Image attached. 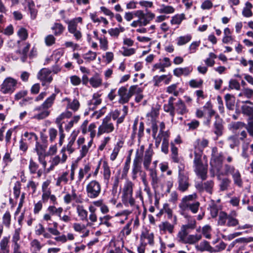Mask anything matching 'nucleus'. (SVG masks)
I'll use <instances>...</instances> for the list:
<instances>
[{"label":"nucleus","mask_w":253,"mask_h":253,"mask_svg":"<svg viewBox=\"0 0 253 253\" xmlns=\"http://www.w3.org/2000/svg\"><path fill=\"white\" fill-rule=\"evenodd\" d=\"M175 98L173 97H170L169 98L168 103L164 105L163 108L165 112L169 113L172 119L174 117V101Z\"/></svg>","instance_id":"14"},{"label":"nucleus","mask_w":253,"mask_h":253,"mask_svg":"<svg viewBox=\"0 0 253 253\" xmlns=\"http://www.w3.org/2000/svg\"><path fill=\"white\" fill-rule=\"evenodd\" d=\"M11 215L9 211H6L2 217V223L8 227L10 224Z\"/></svg>","instance_id":"63"},{"label":"nucleus","mask_w":253,"mask_h":253,"mask_svg":"<svg viewBox=\"0 0 253 253\" xmlns=\"http://www.w3.org/2000/svg\"><path fill=\"white\" fill-rule=\"evenodd\" d=\"M227 141L231 149H234L235 147L239 146L240 144L239 139L235 135H231L228 137Z\"/></svg>","instance_id":"45"},{"label":"nucleus","mask_w":253,"mask_h":253,"mask_svg":"<svg viewBox=\"0 0 253 253\" xmlns=\"http://www.w3.org/2000/svg\"><path fill=\"white\" fill-rule=\"evenodd\" d=\"M188 232L184 227L181 226L180 231L178 232L177 238L179 242L185 244L186 238L188 236Z\"/></svg>","instance_id":"33"},{"label":"nucleus","mask_w":253,"mask_h":253,"mask_svg":"<svg viewBox=\"0 0 253 253\" xmlns=\"http://www.w3.org/2000/svg\"><path fill=\"white\" fill-rule=\"evenodd\" d=\"M231 181L228 178H223L220 179L219 185L220 191H224L227 190L229 187Z\"/></svg>","instance_id":"48"},{"label":"nucleus","mask_w":253,"mask_h":253,"mask_svg":"<svg viewBox=\"0 0 253 253\" xmlns=\"http://www.w3.org/2000/svg\"><path fill=\"white\" fill-rule=\"evenodd\" d=\"M174 115L177 113L178 115H184L188 112V109L184 102L179 99L176 102L174 103Z\"/></svg>","instance_id":"12"},{"label":"nucleus","mask_w":253,"mask_h":253,"mask_svg":"<svg viewBox=\"0 0 253 253\" xmlns=\"http://www.w3.org/2000/svg\"><path fill=\"white\" fill-rule=\"evenodd\" d=\"M39 169V165L31 159L29 162V169L31 174H35Z\"/></svg>","instance_id":"57"},{"label":"nucleus","mask_w":253,"mask_h":253,"mask_svg":"<svg viewBox=\"0 0 253 253\" xmlns=\"http://www.w3.org/2000/svg\"><path fill=\"white\" fill-rule=\"evenodd\" d=\"M140 239L142 242L144 241V240H147V243L151 246L154 245V234L153 233H149L148 232L143 233L141 235Z\"/></svg>","instance_id":"44"},{"label":"nucleus","mask_w":253,"mask_h":253,"mask_svg":"<svg viewBox=\"0 0 253 253\" xmlns=\"http://www.w3.org/2000/svg\"><path fill=\"white\" fill-rule=\"evenodd\" d=\"M102 167L103 169L104 178L106 182L108 183L111 176V170L107 162H103Z\"/></svg>","instance_id":"41"},{"label":"nucleus","mask_w":253,"mask_h":253,"mask_svg":"<svg viewBox=\"0 0 253 253\" xmlns=\"http://www.w3.org/2000/svg\"><path fill=\"white\" fill-rule=\"evenodd\" d=\"M132 222V219H131L128 223L123 227V229L121 231V234L123 237H125L129 235L131 232V228L130 227Z\"/></svg>","instance_id":"51"},{"label":"nucleus","mask_w":253,"mask_h":253,"mask_svg":"<svg viewBox=\"0 0 253 253\" xmlns=\"http://www.w3.org/2000/svg\"><path fill=\"white\" fill-rule=\"evenodd\" d=\"M77 211L78 216L82 220H86L87 218V211L84 208L83 206L78 205L77 207Z\"/></svg>","instance_id":"47"},{"label":"nucleus","mask_w":253,"mask_h":253,"mask_svg":"<svg viewBox=\"0 0 253 253\" xmlns=\"http://www.w3.org/2000/svg\"><path fill=\"white\" fill-rule=\"evenodd\" d=\"M101 103L100 95L98 93H94L92 99L88 102V106L89 110H93L96 107Z\"/></svg>","instance_id":"22"},{"label":"nucleus","mask_w":253,"mask_h":253,"mask_svg":"<svg viewBox=\"0 0 253 253\" xmlns=\"http://www.w3.org/2000/svg\"><path fill=\"white\" fill-rule=\"evenodd\" d=\"M10 236L3 237L0 241V253H9V245Z\"/></svg>","instance_id":"20"},{"label":"nucleus","mask_w":253,"mask_h":253,"mask_svg":"<svg viewBox=\"0 0 253 253\" xmlns=\"http://www.w3.org/2000/svg\"><path fill=\"white\" fill-rule=\"evenodd\" d=\"M224 98L227 109L229 110H233L235 102L234 95L227 93L225 95Z\"/></svg>","instance_id":"26"},{"label":"nucleus","mask_w":253,"mask_h":253,"mask_svg":"<svg viewBox=\"0 0 253 253\" xmlns=\"http://www.w3.org/2000/svg\"><path fill=\"white\" fill-rule=\"evenodd\" d=\"M85 191L88 198L91 199H96L101 194V184L98 181L92 180L86 185Z\"/></svg>","instance_id":"6"},{"label":"nucleus","mask_w":253,"mask_h":253,"mask_svg":"<svg viewBox=\"0 0 253 253\" xmlns=\"http://www.w3.org/2000/svg\"><path fill=\"white\" fill-rule=\"evenodd\" d=\"M187 126H188V130H193L197 128L200 126V122L198 120L194 119L190 122L187 124Z\"/></svg>","instance_id":"62"},{"label":"nucleus","mask_w":253,"mask_h":253,"mask_svg":"<svg viewBox=\"0 0 253 253\" xmlns=\"http://www.w3.org/2000/svg\"><path fill=\"white\" fill-rule=\"evenodd\" d=\"M202 235L195 234V235H188L185 244H194L198 242L202 239Z\"/></svg>","instance_id":"46"},{"label":"nucleus","mask_w":253,"mask_h":253,"mask_svg":"<svg viewBox=\"0 0 253 253\" xmlns=\"http://www.w3.org/2000/svg\"><path fill=\"white\" fill-rule=\"evenodd\" d=\"M169 136H167V137L164 136L162 144L161 150L166 154H168L169 152Z\"/></svg>","instance_id":"56"},{"label":"nucleus","mask_w":253,"mask_h":253,"mask_svg":"<svg viewBox=\"0 0 253 253\" xmlns=\"http://www.w3.org/2000/svg\"><path fill=\"white\" fill-rule=\"evenodd\" d=\"M159 228L161 232L163 233H166L168 231L169 233L172 234L173 232L174 225L166 221L159 225Z\"/></svg>","instance_id":"29"},{"label":"nucleus","mask_w":253,"mask_h":253,"mask_svg":"<svg viewBox=\"0 0 253 253\" xmlns=\"http://www.w3.org/2000/svg\"><path fill=\"white\" fill-rule=\"evenodd\" d=\"M29 10L30 11L31 17L32 19H35L37 15V10L35 7V4L33 1L29 0L28 1Z\"/></svg>","instance_id":"50"},{"label":"nucleus","mask_w":253,"mask_h":253,"mask_svg":"<svg viewBox=\"0 0 253 253\" xmlns=\"http://www.w3.org/2000/svg\"><path fill=\"white\" fill-rule=\"evenodd\" d=\"M63 211V209L62 207L56 208L55 205L49 206L47 209V212L52 215H57L58 217H60V214Z\"/></svg>","instance_id":"37"},{"label":"nucleus","mask_w":253,"mask_h":253,"mask_svg":"<svg viewBox=\"0 0 253 253\" xmlns=\"http://www.w3.org/2000/svg\"><path fill=\"white\" fill-rule=\"evenodd\" d=\"M242 113L249 117L248 120H253V107L243 105L241 107Z\"/></svg>","instance_id":"35"},{"label":"nucleus","mask_w":253,"mask_h":253,"mask_svg":"<svg viewBox=\"0 0 253 253\" xmlns=\"http://www.w3.org/2000/svg\"><path fill=\"white\" fill-rule=\"evenodd\" d=\"M55 36L61 35L65 30V27L60 23L55 22L51 28Z\"/></svg>","instance_id":"27"},{"label":"nucleus","mask_w":253,"mask_h":253,"mask_svg":"<svg viewBox=\"0 0 253 253\" xmlns=\"http://www.w3.org/2000/svg\"><path fill=\"white\" fill-rule=\"evenodd\" d=\"M231 175L234 184L239 187H242L243 186V182L239 170H237L235 171Z\"/></svg>","instance_id":"31"},{"label":"nucleus","mask_w":253,"mask_h":253,"mask_svg":"<svg viewBox=\"0 0 253 253\" xmlns=\"http://www.w3.org/2000/svg\"><path fill=\"white\" fill-rule=\"evenodd\" d=\"M211 227L209 225H205L202 229V234L207 239H210L211 238Z\"/></svg>","instance_id":"58"},{"label":"nucleus","mask_w":253,"mask_h":253,"mask_svg":"<svg viewBox=\"0 0 253 253\" xmlns=\"http://www.w3.org/2000/svg\"><path fill=\"white\" fill-rule=\"evenodd\" d=\"M209 143V140L206 138L198 139L195 142V150L203 152L204 149L208 146Z\"/></svg>","instance_id":"25"},{"label":"nucleus","mask_w":253,"mask_h":253,"mask_svg":"<svg viewBox=\"0 0 253 253\" xmlns=\"http://www.w3.org/2000/svg\"><path fill=\"white\" fill-rule=\"evenodd\" d=\"M196 221L195 219L188 217V223L187 224L183 225L182 226L184 227L186 230L194 229L196 228Z\"/></svg>","instance_id":"52"},{"label":"nucleus","mask_w":253,"mask_h":253,"mask_svg":"<svg viewBox=\"0 0 253 253\" xmlns=\"http://www.w3.org/2000/svg\"><path fill=\"white\" fill-rule=\"evenodd\" d=\"M123 142L122 141H119L115 145L113 152L110 157V159L112 161L115 160L120 151L121 148L123 147Z\"/></svg>","instance_id":"34"},{"label":"nucleus","mask_w":253,"mask_h":253,"mask_svg":"<svg viewBox=\"0 0 253 253\" xmlns=\"http://www.w3.org/2000/svg\"><path fill=\"white\" fill-rule=\"evenodd\" d=\"M133 184L130 181H126L122 191V200L124 204L126 206L129 205L133 206L135 204V200L132 197Z\"/></svg>","instance_id":"4"},{"label":"nucleus","mask_w":253,"mask_h":253,"mask_svg":"<svg viewBox=\"0 0 253 253\" xmlns=\"http://www.w3.org/2000/svg\"><path fill=\"white\" fill-rule=\"evenodd\" d=\"M102 81L101 78L97 74L91 77L89 80L90 85L94 88L100 86L102 84Z\"/></svg>","instance_id":"40"},{"label":"nucleus","mask_w":253,"mask_h":253,"mask_svg":"<svg viewBox=\"0 0 253 253\" xmlns=\"http://www.w3.org/2000/svg\"><path fill=\"white\" fill-rule=\"evenodd\" d=\"M31 246V250L32 251L33 253H38L39 252L43 245H41L40 241L37 239H34L30 243Z\"/></svg>","instance_id":"42"},{"label":"nucleus","mask_w":253,"mask_h":253,"mask_svg":"<svg viewBox=\"0 0 253 253\" xmlns=\"http://www.w3.org/2000/svg\"><path fill=\"white\" fill-rule=\"evenodd\" d=\"M192 36L190 35H187L184 36H180L177 38V44L179 46L183 45L191 41Z\"/></svg>","instance_id":"49"},{"label":"nucleus","mask_w":253,"mask_h":253,"mask_svg":"<svg viewBox=\"0 0 253 253\" xmlns=\"http://www.w3.org/2000/svg\"><path fill=\"white\" fill-rule=\"evenodd\" d=\"M138 151L136 152L135 157L133 162L132 169V178L134 180L137 177V174L141 171V160L140 156H138Z\"/></svg>","instance_id":"11"},{"label":"nucleus","mask_w":253,"mask_h":253,"mask_svg":"<svg viewBox=\"0 0 253 253\" xmlns=\"http://www.w3.org/2000/svg\"><path fill=\"white\" fill-rule=\"evenodd\" d=\"M184 14H177L172 17L170 22L172 24L179 25L184 19Z\"/></svg>","instance_id":"54"},{"label":"nucleus","mask_w":253,"mask_h":253,"mask_svg":"<svg viewBox=\"0 0 253 253\" xmlns=\"http://www.w3.org/2000/svg\"><path fill=\"white\" fill-rule=\"evenodd\" d=\"M226 247V244L223 241H221L219 244L216 245L214 247H212V253L221 252L224 250Z\"/></svg>","instance_id":"61"},{"label":"nucleus","mask_w":253,"mask_h":253,"mask_svg":"<svg viewBox=\"0 0 253 253\" xmlns=\"http://www.w3.org/2000/svg\"><path fill=\"white\" fill-rule=\"evenodd\" d=\"M214 133L217 137L222 135L223 126L222 125V121L218 115L215 116V121L213 124Z\"/></svg>","instance_id":"16"},{"label":"nucleus","mask_w":253,"mask_h":253,"mask_svg":"<svg viewBox=\"0 0 253 253\" xmlns=\"http://www.w3.org/2000/svg\"><path fill=\"white\" fill-rule=\"evenodd\" d=\"M192 67H186L184 68H177L173 70V75L177 77L182 75L184 76H188L192 71Z\"/></svg>","instance_id":"18"},{"label":"nucleus","mask_w":253,"mask_h":253,"mask_svg":"<svg viewBox=\"0 0 253 253\" xmlns=\"http://www.w3.org/2000/svg\"><path fill=\"white\" fill-rule=\"evenodd\" d=\"M195 170L197 172V174L201 176L203 180H205L206 178L207 170L203 167V166H202L201 167H200L199 168H196Z\"/></svg>","instance_id":"64"},{"label":"nucleus","mask_w":253,"mask_h":253,"mask_svg":"<svg viewBox=\"0 0 253 253\" xmlns=\"http://www.w3.org/2000/svg\"><path fill=\"white\" fill-rule=\"evenodd\" d=\"M17 84L16 80L7 77L0 85V91L4 94H11L15 90Z\"/></svg>","instance_id":"7"},{"label":"nucleus","mask_w":253,"mask_h":253,"mask_svg":"<svg viewBox=\"0 0 253 253\" xmlns=\"http://www.w3.org/2000/svg\"><path fill=\"white\" fill-rule=\"evenodd\" d=\"M72 114L69 111H66L61 114L55 120L56 124H59L65 118H68L71 117Z\"/></svg>","instance_id":"59"},{"label":"nucleus","mask_w":253,"mask_h":253,"mask_svg":"<svg viewBox=\"0 0 253 253\" xmlns=\"http://www.w3.org/2000/svg\"><path fill=\"white\" fill-rule=\"evenodd\" d=\"M118 94L119 96L118 102L122 104L128 102L132 96L130 89L129 88L128 90L125 86H122L118 89Z\"/></svg>","instance_id":"10"},{"label":"nucleus","mask_w":253,"mask_h":253,"mask_svg":"<svg viewBox=\"0 0 253 253\" xmlns=\"http://www.w3.org/2000/svg\"><path fill=\"white\" fill-rule=\"evenodd\" d=\"M67 25L68 32L73 35V36L76 40H80L82 37V34L81 31L78 30L77 27L76 26V24L75 23H72L71 24Z\"/></svg>","instance_id":"17"},{"label":"nucleus","mask_w":253,"mask_h":253,"mask_svg":"<svg viewBox=\"0 0 253 253\" xmlns=\"http://www.w3.org/2000/svg\"><path fill=\"white\" fill-rule=\"evenodd\" d=\"M177 189L182 192L187 190L190 185L188 174L178 176Z\"/></svg>","instance_id":"13"},{"label":"nucleus","mask_w":253,"mask_h":253,"mask_svg":"<svg viewBox=\"0 0 253 253\" xmlns=\"http://www.w3.org/2000/svg\"><path fill=\"white\" fill-rule=\"evenodd\" d=\"M214 185V182L212 180L207 181L202 184H198L197 186V188L205 190L208 193L211 194L212 189Z\"/></svg>","instance_id":"23"},{"label":"nucleus","mask_w":253,"mask_h":253,"mask_svg":"<svg viewBox=\"0 0 253 253\" xmlns=\"http://www.w3.org/2000/svg\"><path fill=\"white\" fill-rule=\"evenodd\" d=\"M223 170L224 171H222V173L223 174H220L219 173H216L215 175L217 176L218 178H219L221 175H229L232 174L235 172V171H237L238 169L235 168V167L233 166L229 165L228 164H225L223 165Z\"/></svg>","instance_id":"24"},{"label":"nucleus","mask_w":253,"mask_h":253,"mask_svg":"<svg viewBox=\"0 0 253 253\" xmlns=\"http://www.w3.org/2000/svg\"><path fill=\"white\" fill-rule=\"evenodd\" d=\"M195 158L194 159V166L196 168H199L201 167L202 165L201 157L203 154V152L201 151H197L195 150L194 151Z\"/></svg>","instance_id":"39"},{"label":"nucleus","mask_w":253,"mask_h":253,"mask_svg":"<svg viewBox=\"0 0 253 253\" xmlns=\"http://www.w3.org/2000/svg\"><path fill=\"white\" fill-rule=\"evenodd\" d=\"M197 198V195L193 194L184 196L179 205L182 211L189 210L192 213H196L199 209L200 203L198 201L193 202Z\"/></svg>","instance_id":"1"},{"label":"nucleus","mask_w":253,"mask_h":253,"mask_svg":"<svg viewBox=\"0 0 253 253\" xmlns=\"http://www.w3.org/2000/svg\"><path fill=\"white\" fill-rule=\"evenodd\" d=\"M154 17L155 15L152 13L145 14L141 19H139L140 23V26H146Z\"/></svg>","instance_id":"43"},{"label":"nucleus","mask_w":253,"mask_h":253,"mask_svg":"<svg viewBox=\"0 0 253 253\" xmlns=\"http://www.w3.org/2000/svg\"><path fill=\"white\" fill-rule=\"evenodd\" d=\"M66 151L65 147H64L61 149L60 153L62 154V159H61L59 156H56L53 157L51 160V166L54 167L58 165L59 163L61 162V163H64L67 159V156L66 155L65 152Z\"/></svg>","instance_id":"21"},{"label":"nucleus","mask_w":253,"mask_h":253,"mask_svg":"<svg viewBox=\"0 0 253 253\" xmlns=\"http://www.w3.org/2000/svg\"><path fill=\"white\" fill-rule=\"evenodd\" d=\"M170 150H171V158L174 163H180V158L178 155V149L175 146L173 142L170 143Z\"/></svg>","instance_id":"32"},{"label":"nucleus","mask_w":253,"mask_h":253,"mask_svg":"<svg viewBox=\"0 0 253 253\" xmlns=\"http://www.w3.org/2000/svg\"><path fill=\"white\" fill-rule=\"evenodd\" d=\"M224 155L222 152L214 156L213 158H211L210 162L211 169L210 172L211 176H214L216 173L223 174L222 173L221 168L222 167Z\"/></svg>","instance_id":"5"},{"label":"nucleus","mask_w":253,"mask_h":253,"mask_svg":"<svg viewBox=\"0 0 253 253\" xmlns=\"http://www.w3.org/2000/svg\"><path fill=\"white\" fill-rule=\"evenodd\" d=\"M196 248L198 251L201 252L207 251L212 253V247L207 241L205 240L201 242L199 245L196 246Z\"/></svg>","instance_id":"28"},{"label":"nucleus","mask_w":253,"mask_h":253,"mask_svg":"<svg viewBox=\"0 0 253 253\" xmlns=\"http://www.w3.org/2000/svg\"><path fill=\"white\" fill-rule=\"evenodd\" d=\"M253 7V5L250 2L247 1L242 11L243 15L245 17H251L253 15V12L251 10Z\"/></svg>","instance_id":"38"},{"label":"nucleus","mask_w":253,"mask_h":253,"mask_svg":"<svg viewBox=\"0 0 253 253\" xmlns=\"http://www.w3.org/2000/svg\"><path fill=\"white\" fill-rule=\"evenodd\" d=\"M24 45L22 49L19 46V49L16 51L20 55L21 60L23 62H24L26 59L27 55L30 47V44L28 43H24Z\"/></svg>","instance_id":"30"},{"label":"nucleus","mask_w":253,"mask_h":253,"mask_svg":"<svg viewBox=\"0 0 253 253\" xmlns=\"http://www.w3.org/2000/svg\"><path fill=\"white\" fill-rule=\"evenodd\" d=\"M56 95V94L52 93L41 106L35 108V111H41V112L35 115L33 117L34 119L42 120L46 118L49 115L50 111L48 110V109L52 106Z\"/></svg>","instance_id":"3"},{"label":"nucleus","mask_w":253,"mask_h":253,"mask_svg":"<svg viewBox=\"0 0 253 253\" xmlns=\"http://www.w3.org/2000/svg\"><path fill=\"white\" fill-rule=\"evenodd\" d=\"M110 244V246H113V248L111 250L115 251V253H123L124 248V241L123 240H111Z\"/></svg>","instance_id":"19"},{"label":"nucleus","mask_w":253,"mask_h":253,"mask_svg":"<svg viewBox=\"0 0 253 253\" xmlns=\"http://www.w3.org/2000/svg\"><path fill=\"white\" fill-rule=\"evenodd\" d=\"M114 129V126L111 121V117L107 116L103 119L102 124L99 126L97 135L99 136L103 133H111Z\"/></svg>","instance_id":"8"},{"label":"nucleus","mask_w":253,"mask_h":253,"mask_svg":"<svg viewBox=\"0 0 253 253\" xmlns=\"http://www.w3.org/2000/svg\"><path fill=\"white\" fill-rule=\"evenodd\" d=\"M160 12L161 13L170 14L172 13L174 11V8L171 6L162 5L159 9Z\"/></svg>","instance_id":"55"},{"label":"nucleus","mask_w":253,"mask_h":253,"mask_svg":"<svg viewBox=\"0 0 253 253\" xmlns=\"http://www.w3.org/2000/svg\"><path fill=\"white\" fill-rule=\"evenodd\" d=\"M237 213L232 211L229 214L224 211H220L218 215L217 224L220 226L235 227L239 225V220L236 218Z\"/></svg>","instance_id":"2"},{"label":"nucleus","mask_w":253,"mask_h":253,"mask_svg":"<svg viewBox=\"0 0 253 253\" xmlns=\"http://www.w3.org/2000/svg\"><path fill=\"white\" fill-rule=\"evenodd\" d=\"M153 151L151 147V144L146 150L143 160V166L146 169H148L152 161V157L153 155Z\"/></svg>","instance_id":"15"},{"label":"nucleus","mask_w":253,"mask_h":253,"mask_svg":"<svg viewBox=\"0 0 253 253\" xmlns=\"http://www.w3.org/2000/svg\"><path fill=\"white\" fill-rule=\"evenodd\" d=\"M65 100L68 101L67 107L68 108L73 110L74 111H76L79 109L80 104L77 99H74L71 101L70 99L66 98Z\"/></svg>","instance_id":"36"},{"label":"nucleus","mask_w":253,"mask_h":253,"mask_svg":"<svg viewBox=\"0 0 253 253\" xmlns=\"http://www.w3.org/2000/svg\"><path fill=\"white\" fill-rule=\"evenodd\" d=\"M51 71L47 68L42 69L38 73L37 78L42 82V85L49 84L53 79L51 75Z\"/></svg>","instance_id":"9"},{"label":"nucleus","mask_w":253,"mask_h":253,"mask_svg":"<svg viewBox=\"0 0 253 253\" xmlns=\"http://www.w3.org/2000/svg\"><path fill=\"white\" fill-rule=\"evenodd\" d=\"M97 56V53L91 50H89L87 53L83 55V58L87 61H91L94 60Z\"/></svg>","instance_id":"53"},{"label":"nucleus","mask_w":253,"mask_h":253,"mask_svg":"<svg viewBox=\"0 0 253 253\" xmlns=\"http://www.w3.org/2000/svg\"><path fill=\"white\" fill-rule=\"evenodd\" d=\"M112 217L109 215H105L103 217H100L99 219L100 221L99 224L105 225L107 227H110L111 223L109 222Z\"/></svg>","instance_id":"60"}]
</instances>
